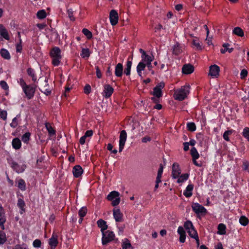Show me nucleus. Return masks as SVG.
<instances>
[{"instance_id": "1", "label": "nucleus", "mask_w": 249, "mask_h": 249, "mask_svg": "<svg viewBox=\"0 0 249 249\" xmlns=\"http://www.w3.org/2000/svg\"><path fill=\"white\" fill-rule=\"evenodd\" d=\"M190 86L185 85L175 91L174 98L176 100L182 101L184 100L189 93Z\"/></svg>"}, {"instance_id": "2", "label": "nucleus", "mask_w": 249, "mask_h": 249, "mask_svg": "<svg viewBox=\"0 0 249 249\" xmlns=\"http://www.w3.org/2000/svg\"><path fill=\"white\" fill-rule=\"evenodd\" d=\"M50 55L52 59V64L55 66H58L62 58L61 50L59 48L57 47L53 48L50 52Z\"/></svg>"}, {"instance_id": "3", "label": "nucleus", "mask_w": 249, "mask_h": 249, "mask_svg": "<svg viewBox=\"0 0 249 249\" xmlns=\"http://www.w3.org/2000/svg\"><path fill=\"white\" fill-rule=\"evenodd\" d=\"M38 83L39 84V89L42 92L46 95H49L51 94L52 88L49 85L48 79L46 77H40Z\"/></svg>"}, {"instance_id": "4", "label": "nucleus", "mask_w": 249, "mask_h": 249, "mask_svg": "<svg viewBox=\"0 0 249 249\" xmlns=\"http://www.w3.org/2000/svg\"><path fill=\"white\" fill-rule=\"evenodd\" d=\"M102 233V243L103 245H107L108 243L115 239V234L113 231L109 230L104 231Z\"/></svg>"}, {"instance_id": "5", "label": "nucleus", "mask_w": 249, "mask_h": 249, "mask_svg": "<svg viewBox=\"0 0 249 249\" xmlns=\"http://www.w3.org/2000/svg\"><path fill=\"white\" fill-rule=\"evenodd\" d=\"M119 193L116 191H112L109 193L107 196V199L111 201V205L115 206L118 205L120 201V198L119 197Z\"/></svg>"}, {"instance_id": "6", "label": "nucleus", "mask_w": 249, "mask_h": 249, "mask_svg": "<svg viewBox=\"0 0 249 249\" xmlns=\"http://www.w3.org/2000/svg\"><path fill=\"white\" fill-rule=\"evenodd\" d=\"M36 87V86L29 85L23 89V90L28 100L32 99L34 96Z\"/></svg>"}, {"instance_id": "7", "label": "nucleus", "mask_w": 249, "mask_h": 249, "mask_svg": "<svg viewBox=\"0 0 249 249\" xmlns=\"http://www.w3.org/2000/svg\"><path fill=\"white\" fill-rule=\"evenodd\" d=\"M192 208L193 211L196 214H204L207 213V210L202 205L198 203H194L192 205Z\"/></svg>"}, {"instance_id": "8", "label": "nucleus", "mask_w": 249, "mask_h": 249, "mask_svg": "<svg viewBox=\"0 0 249 249\" xmlns=\"http://www.w3.org/2000/svg\"><path fill=\"white\" fill-rule=\"evenodd\" d=\"M165 87V83L163 82H161L159 83L155 88L153 89V91L152 94L153 96L161 97L162 96V92L161 89Z\"/></svg>"}, {"instance_id": "9", "label": "nucleus", "mask_w": 249, "mask_h": 249, "mask_svg": "<svg viewBox=\"0 0 249 249\" xmlns=\"http://www.w3.org/2000/svg\"><path fill=\"white\" fill-rule=\"evenodd\" d=\"M127 134L124 130H123L120 132L119 136V152H121L124 149L125 143L126 140Z\"/></svg>"}, {"instance_id": "10", "label": "nucleus", "mask_w": 249, "mask_h": 249, "mask_svg": "<svg viewBox=\"0 0 249 249\" xmlns=\"http://www.w3.org/2000/svg\"><path fill=\"white\" fill-rule=\"evenodd\" d=\"M181 174V170L179 164L175 162L172 165V176L173 178H177Z\"/></svg>"}, {"instance_id": "11", "label": "nucleus", "mask_w": 249, "mask_h": 249, "mask_svg": "<svg viewBox=\"0 0 249 249\" xmlns=\"http://www.w3.org/2000/svg\"><path fill=\"white\" fill-rule=\"evenodd\" d=\"M109 19L112 25L114 26L117 24L118 21V15L116 10H111L109 14Z\"/></svg>"}, {"instance_id": "12", "label": "nucleus", "mask_w": 249, "mask_h": 249, "mask_svg": "<svg viewBox=\"0 0 249 249\" xmlns=\"http://www.w3.org/2000/svg\"><path fill=\"white\" fill-rule=\"evenodd\" d=\"M114 91L113 88L109 85L107 84L104 86V96L108 98L111 96Z\"/></svg>"}, {"instance_id": "13", "label": "nucleus", "mask_w": 249, "mask_h": 249, "mask_svg": "<svg viewBox=\"0 0 249 249\" xmlns=\"http://www.w3.org/2000/svg\"><path fill=\"white\" fill-rule=\"evenodd\" d=\"M220 71L219 67L216 65H213L210 67L209 75L212 77H217L219 75Z\"/></svg>"}, {"instance_id": "14", "label": "nucleus", "mask_w": 249, "mask_h": 249, "mask_svg": "<svg viewBox=\"0 0 249 249\" xmlns=\"http://www.w3.org/2000/svg\"><path fill=\"white\" fill-rule=\"evenodd\" d=\"M113 213L114 218L116 222L123 221V214L119 209H114Z\"/></svg>"}, {"instance_id": "15", "label": "nucleus", "mask_w": 249, "mask_h": 249, "mask_svg": "<svg viewBox=\"0 0 249 249\" xmlns=\"http://www.w3.org/2000/svg\"><path fill=\"white\" fill-rule=\"evenodd\" d=\"M194 71V67L193 65L189 64H185L182 68V73L185 74H189Z\"/></svg>"}, {"instance_id": "16", "label": "nucleus", "mask_w": 249, "mask_h": 249, "mask_svg": "<svg viewBox=\"0 0 249 249\" xmlns=\"http://www.w3.org/2000/svg\"><path fill=\"white\" fill-rule=\"evenodd\" d=\"M6 218L5 216L4 210L2 207L0 205V226L2 230L4 229V224L5 222Z\"/></svg>"}, {"instance_id": "17", "label": "nucleus", "mask_w": 249, "mask_h": 249, "mask_svg": "<svg viewBox=\"0 0 249 249\" xmlns=\"http://www.w3.org/2000/svg\"><path fill=\"white\" fill-rule=\"evenodd\" d=\"M83 172L82 168L79 165H75L73 168L72 173L74 177L75 178H78L81 176Z\"/></svg>"}, {"instance_id": "18", "label": "nucleus", "mask_w": 249, "mask_h": 249, "mask_svg": "<svg viewBox=\"0 0 249 249\" xmlns=\"http://www.w3.org/2000/svg\"><path fill=\"white\" fill-rule=\"evenodd\" d=\"M123 66L121 63H118L115 67V74L117 77H120L123 75Z\"/></svg>"}, {"instance_id": "19", "label": "nucleus", "mask_w": 249, "mask_h": 249, "mask_svg": "<svg viewBox=\"0 0 249 249\" xmlns=\"http://www.w3.org/2000/svg\"><path fill=\"white\" fill-rule=\"evenodd\" d=\"M97 224L98 226L101 228V231L102 232L105 231L108 228L106 222L102 219L98 220L97 222Z\"/></svg>"}, {"instance_id": "20", "label": "nucleus", "mask_w": 249, "mask_h": 249, "mask_svg": "<svg viewBox=\"0 0 249 249\" xmlns=\"http://www.w3.org/2000/svg\"><path fill=\"white\" fill-rule=\"evenodd\" d=\"M49 243L52 249H54L58 244L57 236H55L54 235H53L52 237L49 239Z\"/></svg>"}, {"instance_id": "21", "label": "nucleus", "mask_w": 249, "mask_h": 249, "mask_svg": "<svg viewBox=\"0 0 249 249\" xmlns=\"http://www.w3.org/2000/svg\"><path fill=\"white\" fill-rule=\"evenodd\" d=\"M194 188V185L193 184H189L186 188L185 191L183 193V195L186 197H190L192 196V191Z\"/></svg>"}, {"instance_id": "22", "label": "nucleus", "mask_w": 249, "mask_h": 249, "mask_svg": "<svg viewBox=\"0 0 249 249\" xmlns=\"http://www.w3.org/2000/svg\"><path fill=\"white\" fill-rule=\"evenodd\" d=\"M17 205L18 206L20 209V213L21 214H22L25 212V209L24 208L25 206V203L22 199L19 198L18 199Z\"/></svg>"}, {"instance_id": "23", "label": "nucleus", "mask_w": 249, "mask_h": 249, "mask_svg": "<svg viewBox=\"0 0 249 249\" xmlns=\"http://www.w3.org/2000/svg\"><path fill=\"white\" fill-rule=\"evenodd\" d=\"M182 53L181 47L178 43L174 45L173 48V53L176 55H178Z\"/></svg>"}, {"instance_id": "24", "label": "nucleus", "mask_w": 249, "mask_h": 249, "mask_svg": "<svg viewBox=\"0 0 249 249\" xmlns=\"http://www.w3.org/2000/svg\"><path fill=\"white\" fill-rule=\"evenodd\" d=\"M21 141L18 138H14L12 141V146L15 149H19L21 147Z\"/></svg>"}, {"instance_id": "25", "label": "nucleus", "mask_w": 249, "mask_h": 249, "mask_svg": "<svg viewBox=\"0 0 249 249\" xmlns=\"http://www.w3.org/2000/svg\"><path fill=\"white\" fill-rule=\"evenodd\" d=\"M146 64L143 62H140L138 64L137 67V71L139 76H142V71L144 70Z\"/></svg>"}, {"instance_id": "26", "label": "nucleus", "mask_w": 249, "mask_h": 249, "mask_svg": "<svg viewBox=\"0 0 249 249\" xmlns=\"http://www.w3.org/2000/svg\"><path fill=\"white\" fill-rule=\"evenodd\" d=\"M122 247L123 249H133L134 248L132 246L129 240L127 239H125L124 241L123 242Z\"/></svg>"}, {"instance_id": "27", "label": "nucleus", "mask_w": 249, "mask_h": 249, "mask_svg": "<svg viewBox=\"0 0 249 249\" xmlns=\"http://www.w3.org/2000/svg\"><path fill=\"white\" fill-rule=\"evenodd\" d=\"M1 56L4 59L9 60L10 59V55L8 51L5 49H1L0 51Z\"/></svg>"}, {"instance_id": "28", "label": "nucleus", "mask_w": 249, "mask_h": 249, "mask_svg": "<svg viewBox=\"0 0 249 249\" xmlns=\"http://www.w3.org/2000/svg\"><path fill=\"white\" fill-rule=\"evenodd\" d=\"M226 226L222 223L219 224L218 226L217 233L220 235H224L226 234Z\"/></svg>"}, {"instance_id": "29", "label": "nucleus", "mask_w": 249, "mask_h": 249, "mask_svg": "<svg viewBox=\"0 0 249 249\" xmlns=\"http://www.w3.org/2000/svg\"><path fill=\"white\" fill-rule=\"evenodd\" d=\"M233 33L240 37H243L244 36V32L243 30L239 27H235L233 29Z\"/></svg>"}, {"instance_id": "30", "label": "nucleus", "mask_w": 249, "mask_h": 249, "mask_svg": "<svg viewBox=\"0 0 249 249\" xmlns=\"http://www.w3.org/2000/svg\"><path fill=\"white\" fill-rule=\"evenodd\" d=\"M45 127L48 130V132L50 136L54 135L55 134V131L52 127L50 124H49V123H46Z\"/></svg>"}, {"instance_id": "31", "label": "nucleus", "mask_w": 249, "mask_h": 249, "mask_svg": "<svg viewBox=\"0 0 249 249\" xmlns=\"http://www.w3.org/2000/svg\"><path fill=\"white\" fill-rule=\"evenodd\" d=\"M189 176V175L188 173H185L181 175H179V177L178 178L177 182L178 183L183 182L184 181L188 179Z\"/></svg>"}, {"instance_id": "32", "label": "nucleus", "mask_w": 249, "mask_h": 249, "mask_svg": "<svg viewBox=\"0 0 249 249\" xmlns=\"http://www.w3.org/2000/svg\"><path fill=\"white\" fill-rule=\"evenodd\" d=\"M132 66V62L128 60L126 63V68L124 69V72L126 75H129Z\"/></svg>"}, {"instance_id": "33", "label": "nucleus", "mask_w": 249, "mask_h": 249, "mask_svg": "<svg viewBox=\"0 0 249 249\" xmlns=\"http://www.w3.org/2000/svg\"><path fill=\"white\" fill-rule=\"evenodd\" d=\"M46 13L44 10L38 11L36 14V17L39 19H43L46 17Z\"/></svg>"}, {"instance_id": "34", "label": "nucleus", "mask_w": 249, "mask_h": 249, "mask_svg": "<svg viewBox=\"0 0 249 249\" xmlns=\"http://www.w3.org/2000/svg\"><path fill=\"white\" fill-rule=\"evenodd\" d=\"M191 155L192 159H197L199 157V155L195 147L192 148L191 150Z\"/></svg>"}, {"instance_id": "35", "label": "nucleus", "mask_w": 249, "mask_h": 249, "mask_svg": "<svg viewBox=\"0 0 249 249\" xmlns=\"http://www.w3.org/2000/svg\"><path fill=\"white\" fill-rule=\"evenodd\" d=\"M240 223L243 226H246L249 223V220L245 216H241L239 219Z\"/></svg>"}, {"instance_id": "36", "label": "nucleus", "mask_w": 249, "mask_h": 249, "mask_svg": "<svg viewBox=\"0 0 249 249\" xmlns=\"http://www.w3.org/2000/svg\"><path fill=\"white\" fill-rule=\"evenodd\" d=\"M27 72L28 74L32 78L33 81L35 82L36 80V78L34 70L31 68H29L27 69Z\"/></svg>"}, {"instance_id": "37", "label": "nucleus", "mask_w": 249, "mask_h": 249, "mask_svg": "<svg viewBox=\"0 0 249 249\" xmlns=\"http://www.w3.org/2000/svg\"><path fill=\"white\" fill-rule=\"evenodd\" d=\"M189 236L193 238H195L198 236L196 231L194 227L187 231Z\"/></svg>"}, {"instance_id": "38", "label": "nucleus", "mask_w": 249, "mask_h": 249, "mask_svg": "<svg viewBox=\"0 0 249 249\" xmlns=\"http://www.w3.org/2000/svg\"><path fill=\"white\" fill-rule=\"evenodd\" d=\"M18 187L22 191L26 190V183L23 179H19L18 182Z\"/></svg>"}, {"instance_id": "39", "label": "nucleus", "mask_w": 249, "mask_h": 249, "mask_svg": "<svg viewBox=\"0 0 249 249\" xmlns=\"http://www.w3.org/2000/svg\"><path fill=\"white\" fill-rule=\"evenodd\" d=\"M142 62H143L144 63H146L147 62L149 63V62H152L153 60L152 57L146 53L144 55H142Z\"/></svg>"}, {"instance_id": "40", "label": "nucleus", "mask_w": 249, "mask_h": 249, "mask_svg": "<svg viewBox=\"0 0 249 249\" xmlns=\"http://www.w3.org/2000/svg\"><path fill=\"white\" fill-rule=\"evenodd\" d=\"M192 43L193 45L195 46L197 50H201L202 49V45L200 44L197 38L194 39Z\"/></svg>"}, {"instance_id": "41", "label": "nucleus", "mask_w": 249, "mask_h": 249, "mask_svg": "<svg viewBox=\"0 0 249 249\" xmlns=\"http://www.w3.org/2000/svg\"><path fill=\"white\" fill-rule=\"evenodd\" d=\"M31 133L30 132L25 133L22 137L21 140L24 143H28L30 140Z\"/></svg>"}, {"instance_id": "42", "label": "nucleus", "mask_w": 249, "mask_h": 249, "mask_svg": "<svg viewBox=\"0 0 249 249\" xmlns=\"http://www.w3.org/2000/svg\"><path fill=\"white\" fill-rule=\"evenodd\" d=\"M87 208L86 207H82L78 212V214L80 217H84L87 213Z\"/></svg>"}, {"instance_id": "43", "label": "nucleus", "mask_w": 249, "mask_h": 249, "mask_svg": "<svg viewBox=\"0 0 249 249\" xmlns=\"http://www.w3.org/2000/svg\"><path fill=\"white\" fill-rule=\"evenodd\" d=\"M90 55L89 49H82L81 56L82 58L89 57Z\"/></svg>"}, {"instance_id": "44", "label": "nucleus", "mask_w": 249, "mask_h": 249, "mask_svg": "<svg viewBox=\"0 0 249 249\" xmlns=\"http://www.w3.org/2000/svg\"><path fill=\"white\" fill-rule=\"evenodd\" d=\"M82 33L86 36L88 39H91L92 37V33L88 29L84 28L82 30Z\"/></svg>"}, {"instance_id": "45", "label": "nucleus", "mask_w": 249, "mask_h": 249, "mask_svg": "<svg viewBox=\"0 0 249 249\" xmlns=\"http://www.w3.org/2000/svg\"><path fill=\"white\" fill-rule=\"evenodd\" d=\"M188 130L193 132L196 129V126L194 123H189L187 124Z\"/></svg>"}, {"instance_id": "46", "label": "nucleus", "mask_w": 249, "mask_h": 249, "mask_svg": "<svg viewBox=\"0 0 249 249\" xmlns=\"http://www.w3.org/2000/svg\"><path fill=\"white\" fill-rule=\"evenodd\" d=\"M6 241V237L5 233L0 231V244H3Z\"/></svg>"}, {"instance_id": "47", "label": "nucleus", "mask_w": 249, "mask_h": 249, "mask_svg": "<svg viewBox=\"0 0 249 249\" xmlns=\"http://www.w3.org/2000/svg\"><path fill=\"white\" fill-rule=\"evenodd\" d=\"M185 229L188 231V230L194 228L192 223L190 221H187L184 224Z\"/></svg>"}, {"instance_id": "48", "label": "nucleus", "mask_w": 249, "mask_h": 249, "mask_svg": "<svg viewBox=\"0 0 249 249\" xmlns=\"http://www.w3.org/2000/svg\"><path fill=\"white\" fill-rule=\"evenodd\" d=\"M10 165H11V167L14 170H15L16 172H19V165L16 162H15L14 161H12L11 163H10Z\"/></svg>"}, {"instance_id": "49", "label": "nucleus", "mask_w": 249, "mask_h": 249, "mask_svg": "<svg viewBox=\"0 0 249 249\" xmlns=\"http://www.w3.org/2000/svg\"><path fill=\"white\" fill-rule=\"evenodd\" d=\"M243 136L249 141V128L245 127L243 132Z\"/></svg>"}, {"instance_id": "50", "label": "nucleus", "mask_w": 249, "mask_h": 249, "mask_svg": "<svg viewBox=\"0 0 249 249\" xmlns=\"http://www.w3.org/2000/svg\"><path fill=\"white\" fill-rule=\"evenodd\" d=\"M7 111L6 110H2L0 109V117L3 120L7 119Z\"/></svg>"}, {"instance_id": "51", "label": "nucleus", "mask_w": 249, "mask_h": 249, "mask_svg": "<svg viewBox=\"0 0 249 249\" xmlns=\"http://www.w3.org/2000/svg\"><path fill=\"white\" fill-rule=\"evenodd\" d=\"M67 13L71 20L74 21L75 20V18L73 16V11L72 9H68L67 10Z\"/></svg>"}, {"instance_id": "52", "label": "nucleus", "mask_w": 249, "mask_h": 249, "mask_svg": "<svg viewBox=\"0 0 249 249\" xmlns=\"http://www.w3.org/2000/svg\"><path fill=\"white\" fill-rule=\"evenodd\" d=\"M33 245L35 248H39L41 245V241L39 239H36L34 241Z\"/></svg>"}, {"instance_id": "53", "label": "nucleus", "mask_w": 249, "mask_h": 249, "mask_svg": "<svg viewBox=\"0 0 249 249\" xmlns=\"http://www.w3.org/2000/svg\"><path fill=\"white\" fill-rule=\"evenodd\" d=\"M231 133V131H229V130L226 131L224 133L223 136V138L224 139V140L227 141H229V135H230Z\"/></svg>"}, {"instance_id": "54", "label": "nucleus", "mask_w": 249, "mask_h": 249, "mask_svg": "<svg viewBox=\"0 0 249 249\" xmlns=\"http://www.w3.org/2000/svg\"><path fill=\"white\" fill-rule=\"evenodd\" d=\"M22 40L21 39H19V43L17 44L16 46V51L17 52L20 53L22 50V46L21 45Z\"/></svg>"}, {"instance_id": "55", "label": "nucleus", "mask_w": 249, "mask_h": 249, "mask_svg": "<svg viewBox=\"0 0 249 249\" xmlns=\"http://www.w3.org/2000/svg\"><path fill=\"white\" fill-rule=\"evenodd\" d=\"M84 93L89 94L91 91V87L89 85H86L84 88Z\"/></svg>"}, {"instance_id": "56", "label": "nucleus", "mask_w": 249, "mask_h": 249, "mask_svg": "<svg viewBox=\"0 0 249 249\" xmlns=\"http://www.w3.org/2000/svg\"><path fill=\"white\" fill-rule=\"evenodd\" d=\"M0 85L1 87L4 90H7L8 89V86L6 82L4 81H1L0 82Z\"/></svg>"}, {"instance_id": "57", "label": "nucleus", "mask_w": 249, "mask_h": 249, "mask_svg": "<svg viewBox=\"0 0 249 249\" xmlns=\"http://www.w3.org/2000/svg\"><path fill=\"white\" fill-rule=\"evenodd\" d=\"M0 36H2L3 38H4L6 40L9 39V36L8 34V32L6 30V29L5 30V31L2 32L0 34Z\"/></svg>"}, {"instance_id": "58", "label": "nucleus", "mask_w": 249, "mask_h": 249, "mask_svg": "<svg viewBox=\"0 0 249 249\" xmlns=\"http://www.w3.org/2000/svg\"><path fill=\"white\" fill-rule=\"evenodd\" d=\"M248 75V71L246 69H243L242 70L240 74L241 78L244 79Z\"/></svg>"}, {"instance_id": "59", "label": "nucleus", "mask_w": 249, "mask_h": 249, "mask_svg": "<svg viewBox=\"0 0 249 249\" xmlns=\"http://www.w3.org/2000/svg\"><path fill=\"white\" fill-rule=\"evenodd\" d=\"M18 123L17 119L15 117L13 119L12 122L11 123L10 125L11 127H12L13 128H15L16 127H17L18 126Z\"/></svg>"}, {"instance_id": "60", "label": "nucleus", "mask_w": 249, "mask_h": 249, "mask_svg": "<svg viewBox=\"0 0 249 249\" xmlns=\"http://www.w3.org/2000/svg\"><path fill=\"white\" fill-rule=\"evenodd\" d=\"M151 99L152 100V101L155 103L157 104L160 102V97H158L156 96H154L152 97Z\"/></svg>"}, {"instance_id": "61", "label": "nucleus", "mask_w": 249, "mask_h": 249, "mask_svg": "<svg viewBox=\"0 0 249 249\" xmlns=\"http://www.w3.org/2000/svg\"><path fill=\"white\" fill-rule=\"evenodd\" d=\"M178 232L180 235L186 234L185 231L181 226H179L178 229Z\"/></svg>"}, {"instance_id": "62", "label": "nucleus", "mask_w": 249, "mask_h": 249, "mask_svg": "<svg viewBox=\"0 0 249 249\" xmlns=\"http://www.w3.org/2000/svg\"><path fill=\"white\" fill-rule=\"evenodd\" d=\"M96 71V75L98 78H101L102 77V73L98 66L95 67Z\"/></svg>"}, {"instance_id": "63", "label": "nucleus", "mask_w": 249, "mask_h": 249, "mask_svg": "<svg viewBox=\"0 0 249 249\" xmlns=\"http://www.w3.org/2000/svg\"><path fill=\"white\" fill-rule=\"evenodd\" d=\"M93 131L92 130H87L86 133H85V137H86V138L87 137H91L93 135Z\"/></svg>"}, {"instance_id": "64", "label": "nucleus", "mask_w": 249, "mask_h": 249, "mask_svg": "<svg viewBox=\"0 0 249 249\" xmlns=\"http://www.w3.org/2000/svg\"><path fill=\"white\" fill-rule=\"evenodd\" d=\"M249 167V162L248 161L243 162V169L244 170H248Z\"/></svg>"}]
</instances>
